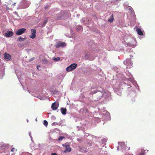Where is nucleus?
<instances>
[{
	"label": "nucleus",
	"instance_id": "nucleus-34",
	"mask_svg": "<svg viewBox=\"0 0 155 155\" xmlns=\"http://www.w3.org/2000/svg\"><path fill=\"white\" fill-rule=\"evenodd\" d=\"M130 149V148H128V150H129Z\"/></svg>",
	"mask_w": 155,
	"mask_h": 155
},
{
	"label": "nucleus",
	"instance_id": "nucleus-18",
	"mask_svg": "<svg viewBox=\"0 0 155 155\" xmlns=\"http://www.w3.org/2000/svg\"><path fill=\"white\" fill-rule=\"evenodd\" d=\"M65 137H60L58 139V141H61L63 140L64 139Z\"/></svg>",
	"mask_w": 155,
	"mask_h": 155
},
{
	"label": "nucleus",
	"instance_id": "nucleus-3",
	"mask_svg": "<svg viewBox=\"0 0 155 155\" xmlns=\"http://www.w3.org/2000/svg\"><path fill=\"white\" fill-rule=\"evenodd\" d=\"M26 29L25 28H21L18 29L15 32V33L17 35H20L23 34L26 31Z\"/></svg>",
	"mask_w": 155,
	"mask_h": 155
},
{
	"label": "nucleus",
	"instance_id": "nucleus-23",
	"mask_svg": "<svg viewBox=\"0 0 155 155\" xmlns=\"http://www.w3.org/2000/svg\"><path fill=\"white\" fill-rule=\"evenodd\" d=\"M34 59H35V57H33L32 58H31L30 59L29 61H32L34 60Z\"/></svg>",
	"mask_w": 155,
	"mask_h": 155
},
{
	"label": "nucleus",
	"instance_id": "nucleus-7",
	"mask_svg": "<svg viewBox=\"0 0 155 155\" xmlns=\"http://www.w3.org/2000/svg\"><path fill=\"white\" fill-rule=\"evenodd\" d=\"M58 106V104H57L56 103V102H55L52 104L51 108L53 110H55L57 108Z\"/></svg>",
	"mask_w": 155,
	"mask_h": 155
},
{
	"label": "nucleus",
	"instance_id": "nucleus-4",
	"mask_svg": "<svg viewBox=\"0 0 155 155\" xmlns=\"http://www.w3.org/2000/svg\"><path fill=\"white\" fill-rule=\"evenodd\" d=\"M31 35H29V37L31 38L34 39L36 37V31L34 29H31Z\"/></svg>",
	"mask_w": 155,
	"mask_h": 155
},
{
	"label": "nucleus",
	"instance_id": "nucleus-5",
	"mask_svg": "<svg viewBox=\"0 0 155 155\" xmlns=\"http://www.w3.org/2000/svg\"><path fill=\"white\" fill-rule=\"evenodd\" d=\"M124 63H125V64L127 66V68L128 67L129 68H130L131 66H132V63L131 61V60L130 59L126 60L125 62L124 61Z\"/></svg>",
	"mask_w": 155,
	"mask_h": 155
},
{
	"label": "nucleus",
	"instance_id": "nucleus-27",
	"mask_svg": "<svg viewBox=\"0 0 155 155\" xmlns=\"http://www.w3.org/2000/svg\"><path fill=\"white\" fill-rule=\"evenodd\" d=\"M51 155H57L55 153H53Z\"/></svg>",
	"mask_w": 155,
	"mask_h": 155
},
{
	"label": "nucleus",
	"instance_id": "nucleus-29",
	"mask_svg": "<svg viewBox=\"0 0 155 155\" xmlns=\"http://www.w3.org/2000/svg\"><path fill=\"white\" fill-rule=\"evenodd\" d=\"M16 3H14L13 5V7L15 6V5L16 4Z\"/></svg>",
	"mask_w": 155,
	"mask_h": 155
},
{
	"label": "nucleus",
	"instance_id": "nucleus-17",
	"mask_svg": "<svg viewBox=\"0 0 155 155\" xmlns=\"http://www.w3.org/2000/svg\"><path fill=\"white\" fill-rule=\"evenodd\" d=\"M83 29V27L81 26H79L77 28L78 30H82Z\"/></svg>",
	"mask_w": 155,
	"mask_h": 155
},
{
	"label": "nucleus",
	"instance_id": "nucleus-30",
	"mask_svg": "<svg viewBox=\"0 0 155 155\" xmlns=\"http://www.w3.org/2000/svg\"><path fill=\"white\" fill-rule=\"evenodd\" d=\"M48 6H47L45 7V9H46L48 8Z\"/></svg>",
	"mask_w": 155,
	"mask_h": 155
},
{
	"label": "nucleus",
	"instance_id": "nucleus-12",
	"mask_svg": "<svg viewBox=\"0 0 155 155\" xmlns=\"http://www.w3.org/2000/svg\"><path fill=\"white\" fill-rule=\"evenodd\" d=\"M66 108H62L61 109V111L62 114H63L64 115L66 114Z\"/></svg>",
	"mask_w": 155,
	"mask_h": 155
},
{
	"label": "nucleus",
	"instance_id": "nucleus-9",
	"mask_svg": "<svg viewBox=\"0 0 155 155\" xmlns=\"http://www.w3.org/2000/svg\"><path fill=\"white\" fill-rule=\"evenodd\" d=\"M63 146H64L66 148V151L70 152L71 151V148L68 145H63Z\"/></svg>",
	"mask_w": 155,
	"mask_h": 155
},
{
	"label": "nucleus",
	"instance_id": "nucleus-20",
	"mask_svg": "<svg viewBox=\"0 0 155 155\" xmlns=\"http://www.w3.org/2000/svg\"><path fill=\"white\" fill-rule=\"evenodd\" d=\"M60 59V57H58L57 58H54L53 59L55 61H59Z\"/></svg>",
	"mask_w": 155,
	"mask_h": 155
},
{
	"label": "nucleus",
	"instance_id": "nucleus-13",
	"mask_svg": "<svg viewBox=\"0 0 155 155\" xmlns=\"http://www.w3.org/2000/svg\"><path fill=\"white\" fill-rule=\"evenodd\" d=\"M63 15L62 13H61L58 15V16H57V19L58 20H61V19H63V17L62 16Z\"/></svg>",
	"mask_w": 155,
	"mask_h": 155
},
{
	"label": "nucleus",
	"instance_id": "nucleus-19",
	"mask_svg": "<svg viewBox=\"0 0 155 155\" xmlns=\"http://www.w3.org/2000/svg\"><path fill=\"white\" fill-rule=\"evenodd\" d=\"M51 125L53 126H54V125H59V124L58 123H55V122L53 123Z\"/></svg>",
	"mask_w": 155,
	"mask_h": 155
},
{
	"label": "nucleus",
	"instance_id": "nucleus-32",
	"mask_svg": "<svg viewBox=\"0 0 155 155\" xmlns=\"http://www.w3.org/2000/svg\"><path fill=\"white\" fill-rule=\"evenodd\" d=\"M143 154H143V153H142V154H141V155H143Z\"/></svg>",
	"mask_w": 155,
	"mask_h": 155
},
{
	"label": "nucleus",
	"instance_id": "nucleus-31",
	"mask_svg": "<svg viewBox=\"0 0 155 155\" xmlns=\"http://www.w3.org/2000/svg\"><path fill=\"white\" fill-rule=\"evenodd\" d=\"M45 63H47V60H45Z\"/></svg>",
	"mask_w": 155,
	"mask_h": 155
},
{
	"label": "nucleus",
	"instance_id": "nucleus-14",
	"mask_svg": "<svg viewBox=\"0 0 155 155\" xmlns=\"http://www.w3.org/2000/svg\"><path fill=\"white\" fill-rule=\"evenodd\" d=\"M114 19V18H113V16L112 15L110 16V18L108 19V21L110 22H113V20Z\"/></svg>",
	"mask_w": 155,
	"mask_h": 155
},
{
	"label": "nucleus",
	"instance_id": "nucleus-28",
	"mask_svg": "<svg viewBox=\"0 0 155 155\" xmlns=\"http://www.w3.org/2000/svg\"><path fill=\"white\" fill-rule=\"evenodd\" d=\"M40 67V66H39V65H38V66H37V69H38V68H39V67Z\"/></svg>",
	"mask_w": 155,
	"mask_h": 155
},
{
	"label": "nucleus",
	"instance_id": "nucleus-10",
	"mask_svg": "<svg viewBox=\"0 0 155 155\" xmlns=\"http://www.w3.org/2000/svg\"><path fill=\"white\" fill-rule=\"evenodd\" d=\"M119 145L121 146L120 147L121 148H122L123 149H127L126 146L124 145V143H123L122 142H119L118 143Z\"/></svg>",
	"mask_w": 155,
	"mask_h": 155
},
{
	"label": "nucleus",
	"instance_id": "nucleus-26",
	"mask_svg": "<svg viewBox=\"0 0 155 155\" xmlns=\"http://www.w3.org/2000/svg\"><path fill=\"white\" fill-rule=\"evenodd\" d=\"M87 56V58H88L89 57V56H88V54H85V58H86Z\"/></svg>",
	"mask_w": 155,
	"mask_h": 155
},
{
	"label": "nucleus",
	"instance_id": "nucleus-33",
	"mask_svg": "<svg viewBox=\"0 0 155 155\" xmlns=\"http://www.w3.org/2000/svg\"><path fill=\"white\" fill-rule=\"evenodd\" d=\"M120 147V146H119V147H118V148H119V147Z\"/></svg>",
	"mask_w": 155,
	"mask_h": 155
},
{
	"label": "nucleus",
	"instance_id": "nucleus-22",
	"mask_svg": "<svg viewBox=\"0 0 155 155\" xmlns=\"http://www.w3.org/2000/svg\"><path fill=\"white\" fill-rule=\"evenodd\" d=\"M97 91H92L91 92L90 94H95L96 93V92H97Z\"/></svg>",
	"mask_w": 155,
	"mask_h": 155
},
{
	"label": "nucleus",
	"instance_id": "nucleus-6",
	"mask_svg": "<svg viewBox=\"0 0 155 155\" xmlns=\"http://www.w3.org/2000/svg\"><path fill=\"white\" fill-rule=\"evenodd\" d=\"M4 57L5 60L8 61H10L12 59L11 56L7 53L4 54Z\"/></svg>",
	"mask_w": 155,
	"mask_h": 155
},
{
	"label": "nucleus",
	"instance_id": "nucleus-15",
	"mask_svg": "<svg viewBox=\"0 0 155 155\" xmlns=\"http://www.w3.org/2000/svg\"><path fill=\"white\" fill-rule=\"evenodd\" d=\"M25 38H23L21 37H19L18 38V41H24Z\"/></svg>",
	"mask_w": 155,
	"mask_h": 155
},
{
	"label": "nucleus",
	"instance_id": "nucleus-16",
	"mask_svg": "<svg viewBox=\"0 0 155 155\" xmlns=\"http://www.w3.org/2000/svg\"><path fill=\"white\" fill-rule=\"evenodd\" d=\"M48 123L46 120H44L43 122V124L45 126H47Z\"/></svg>",
	"mask_w": 155,
	"mask_h": 155
},
{
	"label": "nucleus",
	"instance_id": "nucleus-2",
	"mask_svg": "<svg viewBox=\"0 0 155 155\" xmlns=\"http://www.w3.org/2000/svg\"><path fill=\"white\" fill-rule=\"evenodd\" d=\"M66 46V44L63 42L59 41L55 45V46L57 48H59L61 47H64Z\"/></svg>",
	"mask_w": 155,
	"mask_h": 155
},
{
	"label": "nucleus",
	"instance_id": "nucleus-25",
	"mask_svg": "<svg viewBox=\"0 0 155 155\" xmlns=\"http://www.w3.org/2000/svg\"><path fill=\"white\" fill-rule=\"evenodd\" d=\"M29 136H30V137H31V140H32V137H31V132H29Z\"/></svg>",
	"mask_w": 155,
	"mask_h": 155
},
{
	"label": "nucleus",
	"instance_id": "nucleus-1",
	"mask_svg": "<svg viewBox=\"0 0 155 155\" xmlns=\"http://www.w3.org/2000/svg\"><path fill=\"white\" fill-rule=\"evenodd\" d=\"M77 67V64L75 63L73 64H71L69 67L66 68V71L68 72H69L75 69Z\"/></svg>",
	"mask_w": 155,
	"mask_h": 155
},
{
	"label": "nucleus",
	"instance_id": "nucleus-8",
	"mask_svg": "<svg viewBox=\"0 0 155 155\" xmlns=\"http://www.w3.org/2000/svg\"><path fill=\"white\" fill-rule=\"evenodd\" d=\"M13 35V32L12 31H8L5 33V35L6 37H10L12 36Z\"/></svg>",
	"mask_w": 155,
	"mask_h": 155
},
{
	"label": "nucleus",
	"instance_id": "nucleus-24",
	"mask_svg": "<svg viewBox=\"0 0 155 155\" xmlns=\"http://www.w3.org/2000/svg\"><path fill=\"white\" fill-rule=\"evenodd\" d=\"M16 150L15 149V148H13L12 149L11 151H12V152H13V151H16Z\"/></svg>",
	"mask_w": 155,
	"mask_h": 155
},
{
	"label": "nucleus",
	"instance_id": "nucleus-21",
	"mask_svg": "<svg viewBox=\"0 0 155 155\" xmlns=\"http://www.w3.org/2000/svg\"><path fill=\"white\" fill-rule=\"evenodd\" d=\"M48 20L47 19H46L44 21V23H43L44 25H45L48 22Z\"/></svg>",
	"mask_w": 155,
	"mask_h": 155
},
{
	"label": "nucleus",
	"instance_id": "nucleus-11",
	"mask_svg": "<svg viewBox=\"0 0 155 155\" xmlns=\"http://www.w3.org/2000/svg\"><path fill=\"white\" fill-rule=\"evenodd\" d=\"M136 31L137 34L140 35H143V33L142 31L140 29V28H137L136 29Z\"/></svg>",
	"mask_w": 155,
	"mask_h": 155
}]
</instances>
